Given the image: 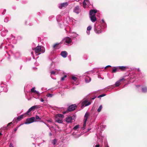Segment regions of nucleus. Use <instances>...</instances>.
<instances>
[{
    "mask_svg": "<svg viewBox=\"0 0 147 147\" xmlns=\"http://www.w3.org/2000/svg\"><path fill=\"white\" fill-rule=\"evenodd\" d=\"M35 54L36 55H38L41 53L45 52V48L43 47L40 46H37L35 49Z\"/></svg>",
    "mask_w": 147,
    "mask_h": 147,
    "instance_id": "obj_1",
    "label": "nucleus"
},
{
    "mask_svg": "<svg viewBox=\"0 0 147 147\" xmlns=\"http://www.w3.org/2000/svg\"><path fill=\"white\" fill-rule=\"evenodd\" d=\"M64 117L63 115L58 114L56 115L55 121L58 123H61L63 122L62 118Z\"/></svg>",
    "mask_w": 147,
    "mask_h": 147,
    "instance_id": "obj_2",
    "label": "nucleus"
},
{
    "mask_svg": "<svg viewBox=\"0 0 147 147\" xmlns=\"http://www.w3.org/2000/svg\"><path fill=\"white\" fill-rule=\"evenodd\" d=\"M62 42L66 45H68L69 44H71L72 43V40L70 38L67 37L64 38L63 39Z\"/></svg>",
    "mask_w": 147,
    "mask_h": 147,
    "instance_id": "obj_3",
    "label": "nucleus"
},
{
    "mask_svg": "<svg viewBox=\"0 0 147 147\" xmlns=\"http://www.w3.org/2000/svg\"><path fill=\"white\" fill-rule=\"evenodd\" d=\"M89 115V114L88 113H86L84 115V124L83 127V129H85V127L86 125V122Z\"/></svg>",
    "mask_w": 147,
    "mask_h": 147,
    "instance_id": "obj_4",
    "label": "nucleus"
},
{
    "mask_svg": "<svg viewBox=\"0 0 147 147\" xmlns=\"http://www.w3.org/2000/svg\"><path fill=\"white\" fill-rule=\"evenodd\" d=\"M91 103L90 102L87 100H85L82 101L81 107H84L89 105L91 104Z\"/></svg>",
    "mask_w": 147,
    "mask_h": 147,
    "instance_id": "obj_5",
    "label": "nucleus"
},
{
    "mask_svg": "<svg viewBox=\"0 0 147 147\" xmlns=\"http://www.w3.org/2000/svg\"><path fill=\"white\" fill-rule=\"evenodd\" d=\"M35 118L34 117H32L30 118L27 119H26V122L25 123V124H29L32 123L34 121H35Z\"/></svg>",
    "mask_w": 147,
    "mask_h": 147,
    "instance_id": "obj_6",
    "label": "nucleus"
},
{
    "mask_svg": "<svg viewBox=\"0 0 147 147\" xmlns=\"http://www.w3.org/2000/svg\"><path fill=\"white\" fill-rule=\"evenodd\" d=\"M87 73L85 74L84 76H85V82L86 83L89 82L91 80V79L87 75Z\"/></svg>",
    "mask_w": 147,
    "mask_h": 147,
    "instance_id": "obj_7",
    "label": "nucleus"
},
{
    "mask_svg": "<svg viewBox=\"0 0 147 147\" xmlns=\"http://www.w3.org/2000/svg\"><path fill=\"white\" fill-rule=\"evenodd\" d=\"M76 108V106L75 105H73L69 106L67 109L68 111H71L74 110Z\"/></svg>",
    "mask_w": 147,
    "mask_h": 147,
    "instance_id": "obj_8",
    "label": "nucleus"
},
{
    "mask_svg": "<svg viewBox=\"0 0 147 147\" xmlns=\"http://www.w3.org/2000/svg\"><path fill=\"white\" fill-rule=\"evenodd\" d=\"M73 119L71 116L68 117L65 119V121L67 123H71L72 122V120Z\"/></svg>",
    "mask_w": 147,
    "mask_h": 147,
    "instance_id": "obj_9",
    "label": "nucleus"
},
{
    "mask_svg": "<svg viewBox=\"0 0 147 147\" xmlns=\"http://www.w3.org/2000/svg\"><path fill=\"white\" fill-rule=\"evenodd\" d=\"M94 30L95 32L97 34H99L101 33L102 32V31L100 29V26H98L97 28H96Z\"/></svg>",
    "mask_w": 147,
    "mask_h": 147,
    "instance_id": "obj_10",
    "label": "nucleus"
},
{
    "mask_svg": "<svg viewBox=\"0 0 147 147\" xmlns=\"http://www.w3.org/2000/svg\"><path fill=\"white\" fill-rule=\"evenodd\" d=\"M68 5L67 2H65L61 3L59 6V8H62L63 7H66Z\"/></svg>",
    "mask_w": 147,
    "mask_h": 147,
    "instance_id": "obj_11",
    "label": "nucleus"
},
{
    "mask_svg": "<svg viewBox=\"0 0 147 147\" xmlns=\"http://www.w3.org/2000/svg\"><path fill=\"white\" fill-rule=\"evenodd\" d=\"M96 12L97 11L96 10H91L90 12V16H95V14Z\"/></svg>",
    "mask_w": 147,
    "mask_h": 147,
    "instance_id": "obj_12",
    "label": "nucleus"
},
{
    "mask_svg": "<svg viewBox=\"0 0 147 147\" xmlns=\"http://www.w3.org/2000/svg\"><path fill=\"white\" fill-rule=\"evenodd\" d=\"M61 55L63 57L65 58L67 56V52L65 51H63L61 52Z\"/></svg>",
    "mask_w": 147,
    "mask_h": 147,
    "instance_id": "obj_13",
    "label": "nucleus"
},
{
    "mask_svg": "<svg viewBox=\"0 0 147 147\" xmlns=\"http://www.w3.org/2000/svg\"><path fill=\"white\" fill-rule=\"evenodd\" d=\"M31 91L32 92L35 93L36 94H37L38 96H39L40 94L39 92L35 90V88L34 87L32 88L31 90Z\"/></svg>",
    "mask_w": 147,
    "mask_h": 147,
    "instance_id": "obj_14",
    "label": "nucleus"
},
{
    "mask_svg": "<svg viewBox=\"0 0 147 147\" xmlns=\"http://www.w3.org/2000/svg\"><path fill=\"white\" fill-rule=\"evenodd\" d=\"M60 71V70L59 69H55L53 71H52L51 72V75L56 74L58 73V72Z\"/></svg>",
    "mask_w": 147,
    "mask_h": 147,
    "instance_id": "obj_15",
    "label": "nucleus"
},
{
    "mask_svg": "<svg viewBox=\"0 0 147 147\" xmlns=\"http://www.w3.org/2000/svg\"><path fill=\"white\" fill-rule=\"evenodd\" d=\"M124 80V79L123 78H122L120 79L119 80L117 81L115 84V86L117 87L120 84V82L122 80Z\"/></svg>",
    "mask_w": 147,
    "mask_h": 147,
    "instance_id": "obj_16",
    "label": "nucleus"
},
{
    "mask_svg": "<svg viewBox=\"0 0 147 147\" xmlns=\"http://www.w3.org/2000/svg\"><path fill=\"white\" fill-rule=\"evenodd\" d=\"M74 11L75 12L77 13H79L80 11V9L79 7L78 6L74 8Z\"/></svg>",
    "mask_w": 147,
    "mask_h": 147,
    "instance_id": "obj_17",
    "label": "nucleus"
},
{
    "mask_svg": "<svg viewBox=\"0 0 147 147\" xmlns=\"http://www.w3.org/2000/svg\"><path fill=\"white\" fill-rule=\"evenodd\" d=\"M90 20L92 22H95L96 20V19L95 16H90Z\"/></svg>",
    "mask_w": 147,
    "mask_h": 147,
    "instance_id": "obj_18",
    "label": "nucleus"
},
{
    "mask_svg": "<svg viewBox=\"0 0 147 147\" xmlns=\"http://www.w3.org/2000/svg\"><path fill=\"white\" fill-rule=\"evenodd\" d=\"M89 3V2L88 0H84L83 2L84 7L85 8L86 7V5L88 4Z\"/></svg>",
    "mask_w": 147,
    "mask_h": 147,
    "instance_id": "obj_19",
    "label": "nucleus"
},
{
    "mask_svg": "<svg viewBox=\"0 0 147 147\" xmlns=\"http://www.w3.org/2000/svg\"><path fill=\"white\" fill-rule=\"evenodd\" d=\"M118 68V69H120L123 71L125 70L126 68H127L126 67L124 66H119Z\"/></svg>",
    "mask_w": 147,
    "mask_h": 147,
    "instance_id": "obj_20",
    "label": "nucleus"
},
{
    "mask_svg": "<svg viewBox=\"0 0 147 147\" xmlns=\"http://www.w3.org/2000/svg\"><path fill=\"white\" fill-rule=\"evenodd\" d=\"M92 27L91 26H89L87 28V33L89 35L90 34V31Z\"/></svg>",
    "mask_w": 147,
    "mask_h": 147,
    "instance_id": "obj_21",
    "label": "nucleus"
},
{
    "mask_svg": "<svg viewBox=\"0 0 147 147\" xmlns=\"http://www.w3.org/2000/svg\"><path fill=\"white\" fill-rule=\"evenodd\" d=\"M24 116V115H22L18 117L17 118L18 121H19L20 120L23 118V116Z\"/></svg>",
    "mask_w": 147,
    "mask_h": 147,
    "instance_id": "obj_22",
    "label": "nucleus"
},
{
    "mask_svg": "<svg viewBox=\"0 0 147 147\" xmlns=\"http://www.w3.org/2000/svg\"><path fill=\"white\" fill-rule=\"evenodd\" d=\"M142 91L144 92H147V88L146 87H144L142 88Z\"/></svg>",
    "mask_w": 147,
    "mask_h": 147,
    "instance_id": "obj_23",
    "label": "nucleus"
},
{
    "mask_svg": "<svg viewBox=\"0 0 147 147\" xmlns=\"http://www.w3.org/2000/svg\"><path fill=\"white\" fill-rule=\"evenodd\" d=\"M39 107H39V105H34V106H33L31 107V108L33 110L36 108H39Z\"/></svg>",
    "mask_w": 147,
    "mask_h": 147,
    "instance_id": "obj_24",
    "label": "nucleus"
},
{
    "mask_svg": "<svg viewBox=\"0 0 147 147\" xmlns=\"http://www.w3.org/2000/svg\"><path fill=\"white\" fill-rule=\"evenodd\" d=\"M118 69L117 67H115V69H113L112 70V72L113 73H115L117 71H118Z\"/></svg>",
    "mask_w": 147,
    "mask_h": 147,
    "instance_id": "obj_25",
    "label": "nucleus"
},
{
    "mask_svg": "<svg viewBox=\"0 0 147 147\" xmlns=\"http://www.w3.org/2000/svg\"><path fill=\"white\" fill-rule=\"evenodd\" d=\"M59 43H57L53 45V48H57Z\"/></svg>",
    "mask_w": 147,
    "mask_h": 147,
    "instance_id": "obj_26",
    "label": "nucleus"
},
{
    "mask_svg": "<svg viewBox=\"0 0 147 147\" xmlns=\"http://www.w3.org/2000/svg\"><path fill=\"white\" fill-rule=\"evenodd\" d=\"M102 108V106L101 105H100L99 108L97 109V111L98 112H100L101 111Z\"/></svg>",
    "mask_w": 147,
    "mask_h": 147,
    "instance_id": "obj_27",
    "label": "nucleus"
},
{
    "mask_svg": "<svg viewBox=\"0 0 147 147\" xmlns=\"http://www.w3.org/2000/svg\"><path fill=\"white\" fill-rule=\"evenodd\" d=\"M79 127V125H78L75 126L73 128V129L74 130H76L77 129H78Z\"/></svg>",
    "mask_w": 147,
    "mask_h": 147,
    "instance_id": "obj_28",
    "label": "nucleus"
},
{
    "mask_svg": "<svg viewBox=\"0 0 147 147\" xmlns=\"http://www.w3.org/2000/svg\"><path fill=\"white\" fill-rule=\"evenodd\" d=\"M32 110V109L31 108H30L28 110V111L25 113V114H28V113H30L31 111Z\"/></svg>",
    "mask_w": 147,
    "mask_h": 147,
    "instance_id": "obj_29",
    "label": "nucleus"
},
{
    "mask_svg": "<svg viewBox=\"0 0 147 147\" xmlns=\"http://www.w3.org/2000/svg\"><path fill=\"white\" fill-rule=\"evenodd\" d=\"M72 79L75 81H76L77 79V78L74 76H72Z\"/></svg>",
    "mask_w": 147,
    "mask_h": 147,
    "instance_id": "obj_30",
    "label": "nucleus"
},
{
    "mask_svg": "<svg viewBox=\"0 0 147 147\" xmlns=\"http://www.w3.org/2000/svg\"><path fill=\"white\" fill-rule=\"evenodd\" d=\"M57 140L56 139H54L53 140V141L52 143L54 145H55L56 144V143L57 142Z\"/></svg>",
    "mask_w": 147,
    "mask_h": 147,
    "instance_id": "obj_31",
    "label": "nucleus"
},
{
    "mask_svg": "<svg viewBox=\"0 0 147 147\" xmlns=\"http://www.w3.org/2000/svg\"><path fill=\"white\" fill-rule=\"evenodd\" d=\"M66 77H67V76L66 75H65V76L64 77L61 78V80H62V81L64 80L65 78H66Z\"/></svg>",
    "mask_w": 147,
    "mask_h": 147,
    "instance_id": "obj_32",
    "label": "nucleus"
},
{
    "mask_svg": "<svg viewBox=\"0 0 147 147\" xmlns=\"http://www.w3.org/2000/svg\"><path fill=\"white\" fill-rule=\"evenodd\" d=\"M102 128V129L105 128L106 127V125H102L100 126Z\"/></svg>",
    "mask_w": 147,
    "mask_h": 147,
    "instance_id": "obj_33",
    "label": "nucleus"
},
{
    "mask_svg": "<svg viewBox=\"0 0 147 147\" xmlns=\"http://www.w3.org/2000/svg\"><path fill=\"white\" fill-rule=\"evenodd\" d=\"M35 117H36V119H39V120H40L41 119L39 117V116H38V115H36Z\"/></svg>",
    "mask_w": 147,
    "mask_h": 147,
    "instance_id": "obj_34",
    "label": "nucleus"
},
{
    "mask_svg": "<svg viewBox=\"0 0 147 147\" xmlns=\"http://www.w3.org/2000/svg\"><path fill=\"white\" fill-rule=\"evenodd\" d=\"M4 90L5 91V92H7V91L8 90L7 88L6 87L4 88Z\"/></svg>",
    "mask_w": 147,
    "mask_h": 147,
    "instance_id": "obj_35",
    "label": "nucleus"
},
{
    "mask_svg": "<svg viewBox=\"0 0 147 147\" xmlns=\"http://www.w3.org/2000/svg\"><path fill=\"white\" fill-rule=\"evenodd\" d=\"M105 94H102L101 95H99L98 96V98H100V97H102V96H105Z\"/></svg>",
    "mask_w": 147,
    "mask_h": 147,
    "instance_id": "obj_36",
    "label": "nucleus"
},
{
    "mask_svg": "<svg viewBox=\"0 0 147 147\" xmlns=\"http://www.w3.org/2000/svg\"><path fill=\"white\" fill-rule=\"evenodd\" d=\"M74 35L73 36H74V37H76L78 35L76 33H74Z\"/></svg>",
    "mask_w": 147,
    "mask_h": 147,
    "instance_id": "obj_37",
    "label": "nucleus"
},
{
    "mask_svg": "<svg viewBox=\"0 0 147 147\" xmlns=\"http://www.w3.org/2000/svg\"><path fill=\"white\" fill-rule=\"evenodd\" d=\"M40 100L41 102H43L44 101V100L42 98H41L40 99Z\"/></svg>",
    "mask_w": 147,
    "mask_h": 147,
    "instance_id": "obj_38",
    "label": "nucleus"
},
{
    "mask_svg": "<svg viewBox=\"0 0 147 147\" xmlns=\"http://www.w3.org/2000/svg\"><path fill=\"white\" fill-rule=\"evenodd\" d=\"M111 67V66H110V65H107V66H106L105 67V69H106L107 67Z\"/></svg>",
    "mask_w": 147,
    "mask_h": 147,
    "instance_id": "obj_39",
    "label": "nucleus"
},
{
    "mask_svg": "<svg viewBox=\"0 0 147 147\" xmlns=\"http://www.w3.org/2000/svg\"><path fill=\"white\" fill-rule=\"evenodd\" d=\"M10 147H13V145L11 144H10Z\"/></svg>",
    "mask_w": 147,
    "mask_h": 147,
    "instance_id": "obj_40",
    "label": "nucleus"
},
{
    "mask_svg": "<svg viewBox=\"0 0 147 147\" xmlns=\"http://www.w3.org/2000/svg\"><path fill=\"white\" fill-rule=\"evenodd\" d=\"M80 136V134L78 136H75V137L76 138H78Z\"/></svg>",
    "mask_w": 147,
    "mask_h": 147,
    "instance_id": "obj_41",
    "label": "nucleus"
},
{
    "mask_svg": "<svg viewBox=\"0 0 147 147\" xmlns=\"http://www.w3.org/2000/svg\"><path fill=\"white\" fill-rule=\"evenodd\" d=\"M52 96V95L51 94H49V95L48 96L49 97H51Z\"/></svg>",
    "mask_w": 147,
    "mask_h": 147,
    "instance_id": "obj_42",
    "label": "nucleus"
},
{
    "mask_svg": "<svg viewBox=\"0 0 147 147\" xmlns=\"http://www.w3.org/2000/svg\"><path fill=\"white\" fill-rule=\"evenodd\" d=\"M99 145H96L95 146V147H99Z\"/></svg>",
    "mask_w": 147,
    "mask_h": 147,
    "instance_id": "obj_43",
    "label": "nucleus"
},
{
    "mask_svg": "<svg viewBox=\"0 0 147 147\" xmlns=\"http://www.w3.org/2000/svg\"><path fill=\"white\" fill-rule=\"evenodd\" d=\"M12 123V122H11L10 123H9L7 125V126H8L10 124H11Z\"/></svg>",
    "mask_w": 147,
    "mask_h": 147,
    "instance_id": "obj_44",
    "label": "nucleus"
},
{
    "mask_svg": "<svg viewBox=\"0 0 147 147\" xmlns=\"http://www.w3.org/2000/svg\"><path fill=\"white\" fill-rule=\"evenodd\" d=\"M17 128H15V129H14V131H17Z\"/></svg>",
    "mask_w": 147,
    "mask_h": 147,
    "instance_id": "obj_45",
    "label": "nucleus"
},
{
    "mask_svg": "<svg viewBox=\"0 0 147 147\" xmlns=\"http://www.w3.org/2000/svg\"><path fill=\"white\" fill-rule=\"evenodd\" d=\"M102 22L103 23H104V20H102Z\"/></svg>",
    "mask_w": 147,
    "mask_h": 147,
    "instance_id": "obj_46",
    "label": "nucleus"
},
{
    "mask_svg": "<svg viewBox=\"0 0 147 147\" xmlns=\"http://www.w3.org/2000/svg\"><path fill=\"white\" fill-rule=\"evenodd\" d=\"M7 19H5V22H7Z\"/></svg>",
    "mask_w": 147,
    "mask_h": 147,
    "instance_id": "obj_47",
    "label": "nucleus"
},
{
    "mask_svg": "<svg viewBox=\"0 0 147 147\" xmlns=\"http://www.w3.org/2000/svg\"><path fill=\"white\" fill-rule=\"evenodd\" d=\"M95 97L94 98H92V100H94V99H95Z\"/></svg>",
    "mask_w": 147,
    "mask_h": 147,
    "instance_id": "obj_48",
    "label": "nucleus"
},
{
    "mask_svg": "<svg viewBox=\"0 0 147 147\" xmlns=\"http://www.w3.org/2000/svg\"><path fill=\"white\" fill-rule=\"evenodd\" d=\"M3 32H3V31H2V32H1V34H3Z\"/></svg>",
    "mask_w": 147,
    "mask_h": 147,
    "instance_id": "obj_49",
    "label": "nucleus"
},
{
    "mask_svg": "<svg viewBox=\"0 0 147 147\" xmlns=\"http://www.w3.org/2000/svg\"><path fill=\"white\" fill-rule=\"evenodd\" d=\"M65 113H66V112H63V114H65Z\"/></svg>",
    "mask_w": 147,
    "mask_h": 147,
    "instance_id": "obj_50",
    "label": "nucleus"
},
{
    "mask_svg": "<svg viewBox=\"0 0 147 147\" xmlns=\"http://www.w3.org/2000/svg\"><path fill=\"white\" fill-rule=\"evenodd\" d=\"M2 135V134L0 133V136L1 135Z\"/></svg>",
    "mask_w": 147,
    "mask_h": 147,
    "instance_id": "obj_51",
    "label": "nucleus"
},
{
    "mask_svg": "<svg viewBox=\"0 0 147 147\" xmlns=\"http://www.w3.org/2000/svg\"><path fill=\"white\" fill-rule=\"evenodd\" d=\"M48 121H49H49H50V120H48Z\"/></svg>",
    "mask_w": 147,
    "mask_h": 147,
    "instance_id": "obj_52",
    "label": "nucleus"
},
{
    "mask_svg": "<svg viewBox=\"0 0 147 147\" xmlns=\"http://www.w3.org/2000/svg\"><path fill=\"white\" fill-rule=\"evenodd\" d=\"M106 147H109V146H107Z\"/></svg>",
    "mask_w": 147,
    "mask_h": 147,
    "instance_id": "obj_53",
    "label": "nucleus"
},
{
    "mask_svg": "<svg viewBox=\"0 0 147 147\" xmlns=\"http://www.w3.org/2000/svg\"><path fill=\"white\" fill-rule=\"evenodd\" d=\"M90 130V129H88V131H89V130Z\"/></svg>",
    "mask_w": 147,
    "mask_h": 147,
    "instance_id": "obj_54",
    "label": "nucleus"
}]
</instances>
